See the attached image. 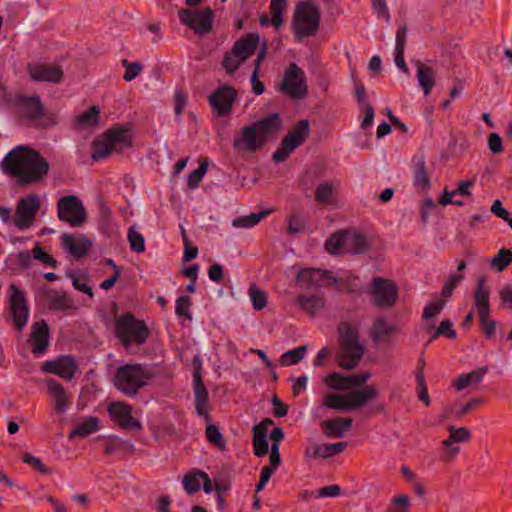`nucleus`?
Wrapping results in <instances>:
<instances>
[{
  "instance_id": "nucleus-1",
  "label": "nucleus",
  "mask_w": 512,
  "mask_h": 512,
  "mask_svg": "<svg viewBox=\"0 0 512 512\" xmlns=\"http://www.w3.org/2000/svg\"><path fill=\"white\" fill-rule=\"evenodd\" d=\"M1 165L3 171L22 186L43 182L50 171L47 159L27 145H18L10 150Z\"/></svg>"
},
{
  "instance_id": "nucleus-2",
  "label": "nucleus",
  "mask_w": 512,
  "mask_h": 512,
  "mask_svg": "<svg viewBox=\"0 0 512 512\" xmlns=\"http://www.w3.org/2000/svg\"><path fill=\"white\" fill-rule=\"evenodd\" d=\"M153 376V371L142 364H126L116 369L113 382L122 394L134 397L148 385Z\"/></svg>"
},
{
  "instance_id": "nucleus-3",
  "label": "nucleus",
  "mask_w": 512,
  "mask_h": 512,
  "mask_svg": "<svg viewBox=\"0 0 512 512\" xmlns=\"http://www.w3.org/2000/svg\"><path fill=\"white\" fill-rule=\"evenodd\" d=\"M338 333L340 336V349L337 352L336 361L341 368L351 370L362 359L364 346L359 341L357 329L349 323H340Z\"/></svg>"
},
{
  "instance_id": "nucleus-4",
  "label": "nucleus",
  "mask_w": 512,
  "mask_h": 512,
  "mask_svg": "<svg viewBox=\"0 0 512 512\" xmlns=\"http://www.w3.org/2000/svg\"><path fill=\"white\" fill-rule=\"evenodd\" d=\"M378 395L379 390L374 384H371L345 394H326L322 399V406L328 409L352 411L363 407L369 401L377 398Z\"/></svg>"
},
{
  "instance_id": "nucleus-5",
  "label": "nucleus",
  "mask_w": 512,
  "mask_h": 512,
  "mask_svg": "<svg viewBox=\"0 0 512 512\" xmlns=\"http://www.w3.org/2000/svg\"><path fill=\"white\" fill-rule=\"evenodd\" d=\"M132 146V137L128 129L117 127L108 130L102 138L92 143V159L99 161L112 153H122Z\"/></svg>"
},
{
  "instance_id": "nucleus-6",
  "label": "nucleus",
  "mask_w": 512,
  "mask_h": 512,
  "mask_svg": "<svg viewBox=\"0 0 512 512\" xmlns=\"http://www.w3.org/2000/svg\"><path fill=\"white\" fill-rule=\"evenodd\" d=\"M115 332L125 348H129L132 345H143L150 335L147 325L143 321L136 319L130 312L117 318Z\"/></svg>"
},
{
  "instance_id": "nucleus-7",
  "label": "nucleus",
  "mask_w": 512,
  "mask_h": 512,
  "mask_svg": "<svg viewBox=\"0 0 512 512\" xmlns=\"http://www.w3.org/2000/svg\"><path fill=\"white\" fill-rule=\"evenodd\" d=\"M320 25V12L318 7L307 2H301L296 6L293 17V31L295 39L314 36Z\"/></svg>"
},
{
  "instance_id": "nucleus-8",
  "label": "nucleus",
  "mask_w": 512,
  "mask_h": 512,
  "mask_svg": "<svg viewBox=\"0 0 512 512\" xmlns=\"http://www.w3.org/2000/svg\"><path fill=\"white\" fill-rule=\"evenodd\" d=\"M258 34H248L237 40L232 49L224 55L222 66L228 74H233L257 49Z\"/></svg>"
},
{
  "instance_id": "nucleus-9",
  "label": "nucleus",
  "mask_w": 512,
  "mask_h": 512,
  "mask_svg": "<svg viewBox=\"0 0 512 512\" xmlns=\"http://www.w3.org/2000/svg\"><path fill=\"white\" fill-rule=\"evenodd\" d=\"M310 132V123L307 119H302L297 122V124L282 139L280 147L273 153V161H285L296 148L304 143L310 135Z\"/></svg>"
},
{
  "instance_id": "nucleus-10",
  "label": "nucleus",
  "mask_w": 512,
  "mask_h": 512,
  "mask_svg": "<svg viewBox=\"0 0 512 512\" xmlns=\"http://www.w3.org/2000/svg\"><path fill=\"white\" fill-rule=\"evenodd\" d=\"M372 303L379 308H391L398 299V286L390 279L374 277L368 289Z\"/></svg>"
},
{
  "instance_id": "nucleus-11",
  "label": "nucleus",
  "mask_w": 512,
  "mask_h": 512,
  "mask_svg": "<svg viewBox=\"0 0 512 512\" xmlns=\"http://www.w3.org/2000/svg\"><path fill=\"white\" fill-rule=\"evenodd\" d=\"M58 218L72 227L81 226L86 220V211L81 200L75 195L64 196L57 203Z\"/></svg>"
},
{
  "instance_id": "nucleus-12",
  "label": "nucleus",
  "mask_w": 512,
  "mask_h": 512,
  "mask_svg": "<svg viewBox=\"0 0 512 512\" xmlns=\"http://www.w3.org/2000/svg\"><path fill=\"white\" fill-rule=\"evenodd\" d=\"M40 209V199L36 194H30L21 198L16 206L15 216L13 218L14 225L19 230L30 228Z\"/></svg>"
},
{
  "instance_id": "nucleus-13",
  "label": "nucleus",
  "mask_w": 512,
  "mask_h": 512,
  "mask_svg": "<svg viewBox=\"0 0 512 512\" xmlns=\"http://www.w3.org/2000/svg\"><path fill=\"white\" fill-rule=\"evenodd\" d=\"M281 91L292 99L304 98L307 94L306 78L303 70L296 64H289L285 71Z\"/></svg>"
},
{
  "instance_id": "nucleus-14",
  "label": "nucleus",
  "mask_w": 512,
  "mask_h": 512,
  "mask_svg": "<svg viewBox=\"0 0 512 512\" xmlns=\"http://www.w3.org/2000/svg\"><path fill=\"white\" fill-rule=\"evenodd\" d=\"M180 21L200 35L209 33L212 30L214 13L210 7L202 10L181 9L179 11Z\"/></svg>"
},
{
  "instance_id": "nucleus-15",
  "label": "nucleus",
  "mask_w": 512,
  "mask_h": 512,
  "mask_svg": "<svg viewBox=\"0 0 512 512\" xmlns=\"http://www.w3.org/2000/svg\"><path fill=\"white\" fill-rule=\"evenodd\" d=\"M339 282L337 278L332 276L330 271L315 268L302 269L296 277V283L301 289H311L330 284L338 285Z\"/></svg>"
},
{
  "instance_id": "nucleus-16",
  "label": "nucleus",
  "mask_w": 512,
  "mask_h": 512,
  "mask_svg": "<svg viewBox=\"0 0 512 512\" xmlns=\"http://www.w3.org/2000/svg\"><path fill=\"white\" fill-rule=\"evenodd\" d=\"M9 292L13 323L15 328L21 331L26 326L29 315L27 300L24 293L15 284L10 285Z\"/></svg>"
},
{
  "instance_id": "nucleus-17",
  "label": "nucleus",
  "mask_w": 512,
  "mask_h": 512,
  "mask_svg": "<svg viewBox=\"0 0 512 512\" xmlns=\"http://www.w3.org/2000/svg\"><path fill=\"white\" fill-rule=\"evenodd\" d=\"M108 413L122 429L141 431L143 426L137 419L132 417V406L122 402H113L108 406Z\"/></svg>"
},
{
  "instance_id": "nucleus-18",
  "label": "nucleus",
  "mask_w": 512,
  "mask_h": 512,
  "mask_svg": "<svg viewBox=\"0 0 512 512\" xmlns=\"http://www.w3.org/2000/svg\"><path fill=\"white\" fill-rule=\"evenodd\" d=\"M44 297L51 311L75 312L78 309L74 299L63 290L48 288L44 291Z\"/></svg>"
},
{
  "instance_id": "nucleus-19",
  "label": "nucleus",
  "mask_w": 512,
  "mask_h": 512,
  "mask_svg": "<svg viewBox=\"0 0 512 512\" xmlns=\"http://www.w3.org/2000/svg\"><path fill=\"white\" fill-rule=\"evenodd\" d=\"M77 369L78 366L74 357L69 355L46 361L42 366L44 372L58 375L67 381L74 377Z\"/></svg>"
},
{
  "instance_id": "nucleus-20",
  "label": "nucleus",
  "mask_w": 512,
  "mask_h": 512,
  "mask_svg": "<svg viewBox=\"0 0 512 512\" xmlns=\"http://www.w3.org/2000/svg\"><path fill=\"white\" fill-rule=\"evenodd\" d=\"M237 93L231 86H222L209 96V103L220 116L228 114L235 102Z\"/></svg>"
},
{
  "instance_id": "nucleus-21",
  "label": "nucleus",
  "mask_w": 512,
  "mask_h": 512,
  "mask_svg": "<svg viewBox=\"0 0 512 512\" xmlns=\"http://www.w3.org/2000/svg\"><path fill=\"white\" fill-rule=\"evenodd\" d=\"M265 145L262 141L257 127L254 125L246 126L242 129L241 135L233 141L234 149L244 152H255Z\"/></svg>"
},
{
  "instance_id": "nucleus-22",
  "label": "nucleus",
  "mask_w": 512,
  "mask_h": 512,
  "mask_svg": "<svg viewBox=\"0 0 512 512\" xmlns=\"http://www.w3.org/2000/svg\"><path fill=\"white\" fill-rule=\"evenodd\" d=\"M30 77L35 81L60 83L63 78V71L57 65L38 63L28 65Z\"/></svg>"
},
{
  "instance_id": "nucleus-23",
  "label": "nucleus",
  "mask_w": 512,
  "mask_h": 512,
  "mask_svg": "<svg viewBox=\"0 0 512 512\" xmlns=\"http://www.w3.org/2000/svg\"><path fill=\"white\" fill-rule=\"evenodd\" d=\"M193 390L195 397V409L199 416L209 420L208 414V391L202 381L201 367L194 370Z\"/></svg>"
},
{
  "instance_id": "nucleus-24",
  "label": "nucleus",
  "mask_w": 512,
  "mask_h": 512,
  "mask_svg": "<svg viewBox=\"0 0 512 512\" xmlns=\"http://www.w3.org/2000/svg\"><path fill=\"white\" fill-rule=\"evenodd\" d=\"M61 244L76 259L85 257L92 247V242L84 235L74 236L67 233L61 236Z\"/></svg>"
},
{
  "instance_id": "nucleus-25",
  "label": "nucleus",
  "mask_w": 512,
  "mask_h": 512,
  "mask_svg": "<svg viewBox=\"0 0 512 512\" xmlns=\"http://www.w3.org/2000/svg\"><path fill=\"white\" fill-rule=\"evenodd\" d=\"M282 125L283 122L278 113L261 118L254 124L264 143L276 136L282 130Z\"/></svg>"
},
{
  "instance_id": "nucleus-26",
  "label": "nucleus",
  "mask_w": 512,
  "mask_h": 512,
  "mask_svg": "<svg viewBox=\"0 0 512 512\" xmlns=\"http://www.w3.org/2000/svg\"><path fill=\"white\" fill-rule=\"evenodd\" d=\"M490 294L491 288L486 285V276H481L477 279L476 289L473 293L474 308L477 310L479 316H485L490 313Z\"/></svg>"
},
{
  "instance_id": "nucleus-27",
  "label": "nucleus",
  "mask_w": 512,
  "mask_h": 512,
  "mask_svg": "<svg viewBox=\"0 0 512 512\" xmlns=\"http://www.w3.org/2000/svg\"><path fill=\"white\" fill-rule=\"evenodd\" d=\"M31 328L32 352L34 354H43L49 345V327L44 320H41L33 323Z\"/></svg>"
},
{
  "instance_id": "nucleus-28",
  "label": "nucleus",
  "mask_w": 512,
  "mask_h": 512,
  "mask_svg": "<svg viewBox=\"0 0 512 512\" xmlns=\"http://www.w3.org/2000/svg\"><path fill=\"white\" fill-rule=\"evenodd\" d=\"M323 433L330 438H342L344 433L352 426L351 418H334L325 420L321 423Z\"/></svg>"
},
{
  "instance_id": "nucleus-29",
  "label": "nucleus",
  "mask_w": 512,
  "mask_h": 512,
  "mask_svg": "<svg viewBox=\"0 0 512 512\" xmlns=\"http://www.w3.org/2000/svg\"><path fill=\"white\" fill-rule=\"evenodd\" d=\"M48 392L54 399L57 413H64L70 406V401L63 386L54 379L47 380Z\"/></svg>"
},
{
  "instance_id": "nucleus-30",
  "label": "nucleus",
  "mask_w": 512,
  "mask_h": 512,
  "mask_svg": "<svg viewBox=\"0 0 512 512\" xmlns=\"http://www.w3.org/2000/svg\"><path fill=\"white\" fill-rule=\"evenodd\" d=\"M18 105L22 115L29 119H37L44 113L43 104L38 96L20 97Z\"/></svg>"
},
{
  "instance_id": "nucleus-31",
  "label": "nucleus",
  "mask_w": 512,
  "mask_h": 512,
  "mask_svg": "<svg viewBox=\"0 0 512 512\" xmlns=\"http://www.w3.org/2000/svg\"><path fill=\"white\" fill-rule=\"evenodd\" d=\"M415 66L419 85L423 89L424 94L428 95L435 85V72L431 67L424 65L421 61H416Z\"/></svg>"
},
{
  "instance_id": "nucleus-32",
  "label": "nucleus",
  "mask_w": 512,
  "mask_h": 512,
  "mask_svg": "<svg viewBox=\"0 0 512 512\" xmlns=\"http://www.w3.org/2000/svg\"><path fill=\"white\" fill-rule=\"evenodd\" d=\"M414 163V186L419 190H427L430 187V178L426 163L422 157H415Z\"/></svg>"
},
{
  "instance_id": "nucleus-33",
  "label": "nucleus",
  "mask_w": 512,
  "mask_h": 512,
  "mask_svg": "<svg viewBox=\"0 0 512 512\" xmlns=\"http://www.w3.org/2000/svg\"><path fill=\"white\" fill-rule=\"evenodd\" d=\"M488 372V367L483 366L475 369L469 373L460 374L454 381V387L461 391L470 384H478L482 381L485 374Z\"/></svg>"
},
{
  "instance_id": "nucleus-34",
  "label": "nucleus",
  "mask_w": 512,
  "mask_h": 512,
  "mask_svg": "<svg viewBox=\"0 0 512 512\" xmlns=\"http://www.w3.org/2000/svg\"><path fill=\"white\" fill-rule=\"evenodd\" d=\"M100 110L98 106H91L88 110L79 114L75 118V128L88 129L98 125Z\"/></svg>"
},
{
  "instance_id": "nucleus-35",
  "label": "nucleus",
  "mask_w": 512,
  "mask_h": 512,
  "mask_svg": "<svg viewBox=\"0 0 512 512\" xmlns=\"http://www.w3.org/2000/svg\"><path fill=\"white\" fill-rule=\"evenodd\" d=\"M296 301L303 311L312 316L322 309L325 304L323 296L320 295H299Z\"/></svg>"
},
{
  "instance_id": "nucleus-36",
  "label": "nucleus",
  "mask_w": 512,
  "mask_h": 512,
  "mask_svg": "<svg viewBox=\"0 0 512 512\" xmlns=\"http://www.w3.org/2000/svg\"><path fill=\"white\" fill-rule=\"evenodd\" d=\"M398 328L395 325L389 324L386 319L377 318L372 327V338L374 342H379L392 334L397 333Z\"/></svg>"
},
{
  "instance_id": "nucleus-37",
  "label": "nucleus",
  "mask_w": 512,
  "mask_h": 512,
  "mask_svg": "<svg viewBox=\"0 0 512 512\" xmlns=\"http://www.w3.org/2000/svg\"><path fill=\"white\" fill-rule=\"evenodd\" d=\"M253 448L257 457H263L269 451L267 432H264L260 426L253 427Z\"/></svg>"
},
{
  "instance_id": "nucleus-38",
  "label": "nucleus",
  "mask_w": 512,
  "mask_h": 512,
  "mask_svg": "<svg viewBox=\"0 0 512 512\" xmlns=\"http://www.w3.org/2000/svg\"><path fill=\"white\" fill-rule=\"evenodd\" d=\"M347 447L346 442H338L331 444L315 445L313 447V458H329L333 455L342 453Z\"/></svg>"
},
{
  "instance_id": "nucleus-39",
  "label": "nucleus",
  "mask_w": 512,
  "mask_h": 512,
  "mask_svg": "<svg viewBox=\"0 0 512 512\" xmlns=\"http://www.w3.org/2000/svg\"><path fill=\"white\" fill-rule=\"evenodd\" d=\"M99 430V419L97 417L91 416L85 419L83 422L78 424L75 428L72 429L70 433V438L75 436L80 437H88L90 434Z\"/></svg>"
},
{
  "instance_id": "nucleus-40",
  "label": "nucleus",
  "mask_w": 512,
  "mask_h": 512,
  "mask_svg": "<svg viewBox=\"0 0 512 512\" xmlns=\"http://www.w3.org/2000/svg\"><path fill=\"white\" fill-rule=\"evenodd\" d=\"M269 214L268 210H263L250 215L241 216L233 220V226L237 228H250L257 225L263 218Z\"/></svg>"
},
{
  "instance_id": "nucleus-41",
  "label": "nucleus",
  "mask_w": 512,
  "mask_h": 512,
  "mask_svg": "<svg viewBox=\"0 0 512 512\" xmlns=\"http://www.w3.org/2000/svg\"><path fill=\"white\" fill-rule=\"evenodd\" d=\"M346 249L353 254L363 253L367 248L366 237L361 234L346 233Z\"/></svg>"
},
{
  "instance_id": "nucleus-42",
  "label": "nucleus",
  "mask_w": 512,
  "mask_h": 512,
  "mask_svg": "<svg viewBox=\"0 0 512 512\" xmlns=\"http://www.w3.org/2000/svg\"><path fill=\"white\" fill-rule=\"evenodd\" d=\"M324 382L330 388L335 390L344 391L351 388V380L349 379V376H342L336 372L328 374L324 378Z\"/></svg>"
},
{
  "instance_id": "nucleus-43",
  "label": "nucleus",
  "mask_w": 512,
  "mask_h": 512,
  "mask_svg": "<svg viewBox=\"0 0 512 512\" xmlns=\"http://www.w3.org/2000/svg\"><path fill=\"white\" fill-rule=\"evenodd\" d=\"M334 196V186L331 182L320 183L315 190V200L318 203H331Z\"/></svg>"
},
{
  "instance_id": "nucleus-44",
  "label": "nucleus",
  "mask_w": 512,
  "mask_h": 512,
  "mask_svg": "<svg viewBox=\"0 0 512 512\" xmlns=\"http://www.w3.org/2000/svg\"><path fill=\"white\" fill-rule=\"evenodd\" d=\"M346 233L343 231L336 232L326 241L325 248L328 253L336 254L340 248H346Z\"/></svg>"
},
{
  "instance_id": "nucleus-45",
  "label": "nucleus",
  "mask_w": 512,
  "mask_h": 512,
  "mask_svg": "<svg viewBox=\"0 0 512 512\" xmlns=\"http://www.w3.org/2000/svg\"><path fill=\"white\" fill-rule=\"evenodd\" d=\"M306 350H307V346L302 345V346L296 347L292 350L285 352L281 356V364L286 365V366L297 364L304 358V356L306 354Z\"/></svg>"
},
{
  "instance_id": "nucleus-46",
  "label": "nucleus",
  "mask_w": 512,
  "mask_h": 512,
  "mask_svg": "<svg viewBox=\"0 0 512 512\" xmlns=\"http://www.w3.org/2000/svg\"><path fill=\"white\" fill-rule=\"evenodd\" d=\"M512 263V252L509 249L502 248L492 258L491 266L498 271H503Z\"/></svg>"
},
{
  "instance_id": "nucleus-47",
  "label": "nucleus",
  "mask_w": 512,
  "mask_h": 512,
  "mask_svg": "<svg viewBox=\"0 0 512 512\" xmlns=\"http://www.w3.org/2000/svg\"><path fill=\"white\" fill-rule=\"evenodd\" d=\"M286 7V0H271L270 13H271V24L275 28H279L283 23L282 13Z\"/></svg>"
},
{
  "instance_id": "nucleus-48",
  "label": "nucleus",
  "mask_w": 512,
  "mask_h": 512,
  "mask_svg": "<svg viewBox=\"0 0 512 512\" xmlns=\"http://www.w3.org/2000/svg\"><path fill=\"white\" fill-rule=\"evenodd\" d=\"M249 296L252 301L254 309L261 310L267 305L266 293L260 288H258L256 284L250 285Z\"/></svg>"
},
{
  "instance_id": "nucleus-49",
  "label": "nucleus",
  "mask_w": 512,
  "mask_h": 512,
  "mask_svg": "<svg viewBox=\"0 0 512 512\" xmlns=\"http://www.w3.org/2000/svg\"><path fill=\"white\" fill-rule=\"evenodd\" d=\"M127 238L132 251L137 253H142L145 251L144 237L134 227L129 228Z\"/></svg>"
},
{
  "instance_id": "nucleus-50",
  "label": "nucleus",
  "mask_w": 512,
  "mask_h": 512,
  "mask_svg": "<svg viewBox=\"0 0 512 512\" xmlns=\"http://www.w3.org/2000/svg\"><path fill=\"white\" fill-rule=\"evenodd\" d=\"M206 437L208 441L218 449L224 450L226 448V441L224 440L223 435L220 433L219 429L214 424H209L206 427Z\"/></svg>"
},
{
  "instance_id": "nucleus-51",
  "label": "nucleus",
  "mask_w": 512,
  "mask_h": 512,
  "mask_svg": "<svg viewBox=\"0 0 512 512\" xmlns=\"http://www.w3.org/2000/svg\"><path fill=\"white\" fill-rule=\"evenodd\" d=\"M208 168L207 160H204L200 163L199 167L192 171L187 178V186L190 189H195L198 187L201 182L203 176L205 175Z\"/></svg>"
},
{
  "instance_id": "nucleus-52",
  "label": "nucleus",
  "mask_w": 512,
  "mask_h": 512,
  "mask_svg": "<svg viewBox=\"0 0 512 512\" xmlns=\"http://www.w3.org/2000/svg\"><path fill=\"white\" fill-rule=\"evenodd\" d=\"M122 65L125 67L123 79L126 82L134 80L143 70V65L138 61L129 62L127 59H123Z\"/></svg>"
},
{
  "instance_id": "nucleus-53",
  "label": "nucleus",
  "mask_w": 512,
  "mask_h": 512,
  "mask_svg": "<svg viewBox=\"0 0 512 512\" xmlns=\"http://www.w3.org/2000/svg\"><path fill=\"white\" fill-rule=\"evenodd\" d=\"M202 477L198 475V471L187 474L183 478V487L188 494L196 493L201 487Z\"/></svg>"
},
{
  "instance_id": "nucleus-54",
  "label": "nucleus",
  "mask_w": 512,
  "mask_h": 512,
  "mask_svg": "<svg viewBox=\"0 0 512 512\" xmlns=\"http://www.w3.org/2000/svg\"><path fill=\"white\" fill-rule=\"evenodd\" d=\"M416 381H417V392L419 400L425 405L430 406L431 401L428 395L427 385L424 378V373L421 371H416Z\"/></svg>"
},
{
  "instance_id": "nucleus-55",
  "label": "nucleus",
  "mask_w": 512,
  "mask_h": 512,
  "mask_svg": "<svg viewBox=\"0 0 512 512\" xmlns=\"http://www.w3.org/2000/svg\"><path fill=\"white\" fill-rule=\"evenodd\" d=\"M191 299L189 296H181L176 300L175 312L178 316L191 320L192 314L190 311Z\"/></svg>"
},
{
  "instance_id": "nucleus-56",
  "label": "nucleus",
  "mask_w": 512,
  "mask_h": 512,
  "mask_svg": "<svg viewBox=\"0 0 512 512\" xmlns=\"http://www.w3.org/2000/svg\"><path fill=\"white\" fill-rule=\"evenodd\" d=\"M409 507V497L407 495H398L391 501L386 512H408Z\"/></svg>"
},
{
  "instance_id": "nucleus-57",
  "label": "nucleus",
  "mask_w": 512,
  "mask_h": 512,
  "mask_svg": "<svg viewBox=\"0 0 512 512\" xmlns=\"http://www.w3.org/2000/svg\"><path fill=\"white\" fill-rule=\"evenodd\" d=\"M464 276L461 273H454L448 277L445 281L441 295L443 298H448L451 296L453 290L457 287V285L463 280Z\"/></svg>"
},
{
  "instance_id": "nucleus-58",
  "label": "nucleus",
  "mask_w": 512,
  "mask_h": 512,
  "mask_svg": "<svg viewBox=\"0 0 512 512\" xmlns=\"http://www.w3.org/2000/svg\"><path fill=\"white\" fill-rule=\"evenodd\" d=\"M445 306V299L440 298L429 304L423 310V319L428 320L430 318L436 317L441 313Z\"/></svg>"
},
{
  "instance_id": "nucleus-59",
  "label": "nucleus",
  "mask_w": 512,
  "mask_h": 512,
  "mask_svg": "<svg viewBox=\"0 0 512 512\" xmlns=\"http://www.w3.org/2000/svg\"><path fill=\"white\" fill-rule=\"evenodd\" d=\"M31 254L36 260H39L43 264L48 265L52 268H57V261L52 256L43 251L41 246L36 245L32 249Z\"/></svg>"
},
{
  "instance_id": "nucleus-60",
  "label": "nucleus",
  "mask_w": 512,
  "mask_h": 512,
  "mask_svg": "<svg viewBox=\"0 0 512 512\" xmlns=\"http://www.w3.org/2000/svg\"><path fill=\"white\" fill-rule=\"evenodd\" d=\"M305 229V221L298 214H292L288 217L287 231L289 234H298Z\"/></svg>"
},
{
  "instance_id": "nucleus-61",
  "label": "nucleus",
  "mask_w": 512,
  "mask_h": 512,
  "mask_svg": "<svg viewBox=\"0 0 512 512\" xmlns=\"http://www.w3.org/2000/svg\"><path fill=\"white\" fill-rule=\"evenodd\" d=\"M23 462L29 464L33 469L39 471L42 474L49 475L52 473V470L43 464L40 458L33 455L26 454L23 457Z\"/></svg>"
},
{
  "instance_id": "nucleus-62",
  "label": "nucleus",
  "mask_w": 512,
  "mask_h": 512,
  "mask_svg": "<svg viewBox=\"0 0 512 512\" xmlns=\"http://www.w3.org/2000/svg\"><path fill=\"white\" fill-rule=\"evenodd\" d=\"M448 431L450 432L451 440L455 442H467L471 437V433L466 427L456 428L455 426H449Z\"/></svg>"
},
{
  "instance_id": "nucleus-63",
  "label": "nucleus",
  "mask_w": 512,
  "mask_h": 512,
  "mask_svg": "<svg viewBox=\"0 0 512 512\" xmlns=\"http://www.w3.org/2000/svg\"><path fill=\"white\" fill-rule=\"evenodd\" d=\"M480 326L486 337L491 338L495 334L496 321L490 318V313L479 316Z\"/></svg>"
},
{
  "instance_id": "nucleus-64",
  "label": "nucleus",
  "mask_w": 512,
  "mask_h": 512,
  "mask_svg": "<svg viewBox=\"0 0 512 512\" xmlns=\"http://www.w3.org/2000/svg\"><path fill=\"white\" fill-rule=\"evenodd\" d=\"M491 212L505 222L509 223L512 219L510 213L503 208L502 202L499 199L494 200L490 208Z\"/></svg>"
}]
</instances>
